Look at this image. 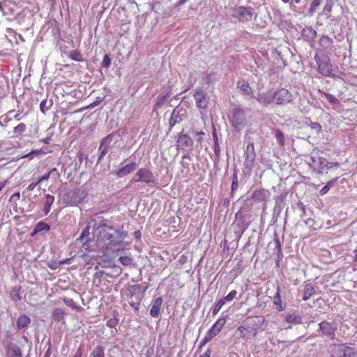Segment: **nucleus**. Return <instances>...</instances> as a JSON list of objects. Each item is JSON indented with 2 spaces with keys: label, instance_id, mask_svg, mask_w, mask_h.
<instances>
[{
  "label": "nucleus",
  "instance_id": "20",
  "mask_svg": "<svg viewBox=\"0 0 357 357\" xmlns=\"http://www.w3.org/2000/svg\"><path fill=\"white\" fill-rule=\"evenodd\" d=\"M225 323H226V319L225 317H219L218 319L215 321V323L213 324V326L211 327V328L207 331V333L212 338H213L222 330V328L225 326Z\"/></svg>",
  "mask_w": 357,
  "mask_h": 357
},
{
  "label": "nucleus",
  "instance_id": "52",
  "mask_svg": "<svg viewBox=\"0 0 357 357\" xmlns=\"http://www.w3.org/2000/svg\"><path fill=\"white\" fill-rule=\"evenodd\" d=\"M107 150H108L107 148L103 147V146L101 147V146H99L98 151H100V155H99L98 160V161H100L103 159V158L107 153Z\"/></svg>",
  "mask_w": 357,
  "mask_h": 357
},
{
  "label": "nucleus",
  "instance_id": "22",
  "mask_svg": "<svg viewBox=\"0 0 357 357\" xmlns=\"http://www.w3.org/2000/svg\"><path fill=\"white\" fill-rule=\"evenodd\" d=\"M163 303L162 297H158L152 302L150 314L152 317L158 318L160 314L161 307Z\"/></svg>",
  "mask_w": 357,
  "mask_h": 357
},
{
  "label": "nucleus",
  "instance_id": "17",
  "mask_svg": "<svg viewBox=\"0 0 357 357\" xmlns=\"http://www.w3.org/2000/svg\"><path fill=\"white\" fill-rule=\"evenodd\" d=\"M137 167V164L135 161H132L116 171L114 174L119 178H123L135 172Z\"/></svg>",
  "mask_w": 357,
  "mask_h": 357
},
{
  "label": "nucleus",
  "instance_id": "1",
  "mask_svg": "<svg viewBox=\"0 0 357 357\" xmlns=\"http://www.w3.org/2000/svg\"><path fill=\"white\" fill-rule=\"evenodd\" d=\"M100 238L103 243L102 249L105 256H114L124 248L123 238L127 232L122 227H112L108 222H102L100 226Z\"/></svg>",
  "mask_w": 357,
  "mask_h": 357
},
{
  "label": "nucleus",
  "instance_id": "29",
  "mask_svg": "<svg viewBox=\"0 0 357 357\" xmlns=\"http://www.w3.org/2000/svg\"><path fill=\"white\" fill-rule=\"evenodd\" d=\"M45 199L43 212L45 215H47L50 212L51 206L54 202V197L50 195H46Z\"/></svg>",
  "mask_w": 357,
  "mask_h": 357
},
{
  "label": "nucleus",
  "instance_id": "38",
  "mask_svg": "<svg viewBox=\"0 0 357 357\" xmlns=\"http://www.w3.org/2000/svg\"><path fill=\"white\" fill-rule=\"evenodd\" d=\"M213 150L215 153V157L213 159L214 165H216L220 162V144H213Z\"/></svg>",
  "mask_w": 357,
  "mask_h": 357
},
{
  "label": "nucleus",
  "instance_id": "36",
  "mask_svg": "<svg viewBox=\"0 0 357 357\" xmlns=\"http://www.w3.org/2000/svg\"><path fill=\"white\" fill-rule=\"evenodd\" d=\"M91 357H105V350L102 346L98 345L92 351Z\"/></svg>",
  "mask_w": 357,
  "mask_h": 357
},
{
  "label": "nucleus",
  "instance_id": "43",
  "mask_svg": "<svg viewBox=\"0 0 357 357\" xmlns=\"http://www.w3.org/2000/svg\"><path fill=\"white\" fill-rule=\"evenodd\" d=\"M335 180H333V181H331L327 183V184L324 186L319 191V194L321 195H324L325 194H326L328 190L331 189V188L332 186H333L334 183H335Z\"/></svg>",
  "mask_w": 357,
  "mask_h": 357
},
{
  "label": "nucleus",
  "instance_id": "49",
  "mask_svg": "<svg viewBox=\"0 0 357 357\" xmlns=\"http://www.w3.org/2000/svg\"><path fill=\"white\" fill-rule=\"evenodd\" d=\"M244 154H256L255 151V146L252 142H249L247 144Z\"/></svg>",
  "mask_w": 357,
  "mask_h": 357
},
{
  "label": "nucleus",
  "instance_id": "39",
  "mask_svg": "<svg viewBox=\"0 0 357 357\" xmlns=\"http://www.w3.org/2000/svg\"><path fill=\"white\" fill-rule=\"evenodd\" d=\"M70 58L75 61H83L82 54L78 50H73L70 53Z\"/></svg>",
  "mask_w": 357,
  "mask_h": 357
},
{
  "label": "nucleus",
  "instance_id": "62",
  "mask_svg": "<svg viewBox=\"0 0 357 357\" xmlns=\"http://www.w3.org/2000/svg\"><path fill=\"white\" fill-rule=\"evenodd\" d=\"M51 354H52L51 346L49 345L48 349H47V350L46 351V352H45V354L44 355V357H50Z\"/></svg>",
  "mask_w": 357,
  "mask_h": 357
},
{
  "label": "nucleus",
  "instance_id": "8",
  "mask_svg": "<svg viewBox=\"0 0 357 357\" xmlns=\"http://www.w3.org/2000/svg\"><path fill=\"white\" fill-rule=\"evenodd\" d=\"M176 137V149L185 152H192L194 149V141L192 137L182 132L178 133Z\"/></svg>",
  "mask_w": 357,
  "mask_h": 357
},
{
  "label": "nucleus",
  "instance_id": "33",
  "mask_svg": "<svg viewBox=\"0 0 357 357\" xmlns=\"http://www.w3.org/2000/svg\"><path fill=\"white\" fill-rule=\"evenodd\" d=\"M26 130V126L24 123H19L13 129V137H19Z\"/></svg>",
  "mask_w": 357,
  "mask_h": 357
},
{
  "label": "nucleus",
  "instance_id": "7",
  "mask_svg": "<svg viewBox=\"0 0 357 357\" xmlns=\"http://www.w3.org/2000/svg\"><path fill=\"white\" fill-rule=\"evenodd\" d=\"M256 319L261 321L260 318L248 317L244 322L238 328V331L240 332L241 336L243 337H249L250 336H255L257 329L253 327L256 322Z\"/></svg>",
  "mask_w": 357,
  "mask_h": 357
},
{
  "label": "nucleus",
  "instance_id": "13",
  "mask_svg": "<svg viewBox=\"0 0 357 357\" xmlns=\"http://www.w3.org/2000/svg\"><path fill=\"white\" fill-rule=\"evenodd\" d=\"M310 160L311 162H309L310 167L318 174H321L326 168H331L328 167L329 162L324 158L313 155L310 158Z\"/></svg>",
  "mask_w": 357,
  "mask_h": 357
},
{
  "label": "nucleus",
  "instance_id": "51",
  "mask_svg": "<svg viewBox=\"0 0 357 357\" xmlns=\"http://www.w3.org/2000/svg\"><path fill=\"white\" fill-rule=\"evenodd\" d=\"M111 65V59L109 56V55L105 54L103 57L102 61V66L103 68H109Z\"/></svg>",
  "mask_w": 357,
  "mask_h": 357
},
{
  "label": "nucleus",
  "instance_id": "63",
  "mask_svg": "<svg viewBox=\"0 0 357 357\" xmlns=\"http://www.w3.org/2000/svg\"><path fill=\"white\" fill-rule=\"evenodd\" d=\"M82 349L80 348H79L75 354H74V356L73 357H82Z\"/></svg>",
  "mask_w": 357,
  "mask_h": 357
},
{
  "label": "nucleus",
  "instance_id": "53",
  "mask_svg": "<svg viewBox=\"0 0 357 357\" xmlns=\"http://www.w3.org/2000/svg\"><path fill=\"white\" fill-rule=\"evenodd\" d=\"M275 137L280 144H283L284 136L282 132L278 130L275 133Z\"/></svg>",
  "mask_w": 357,
  "mask_h": 357
},
{
  "label": "nucleus",
  "instance_id": "64",
  "mask_svg": "<svg viewBox=\"0 0 357 357\" xmlns=\"http://www.w3.org/2000/svg\"><path fill=\"white\" fill-rule=\"evenodd\" d=\"M211 355V350L207 349L204 354L200 355L199 357H210Z\"/></svg>",
  "mask_w": 357,
  "mask_h": 357
},
{
  "label": "nucleus",
  "instance_id": "25",
  "mask_svg": "<svg viewBox=\"0 0 357 357\" xmlns=\"http://www.w3.org/2000/svg\"><path fill=\"white\" fill-rule=\"evenodd\" d=\"M172 89H169L168 91H167L165 93H160L156 99H155V103L154 105L153 109L155 110L158 109V108L161 107L165 102L167 100V99L171 96Z\"/></svg>",
  "mask_w": 357,
  "mask_h": 357
},
{
  "label": "nucleus",
  "instance_id": "34",
  "mask_svg": "<svg viewBox=\"0 0 357 357\" xmlns=\"http://www.w3.org/2000/svg\"><path fill=\"white\" fill-rule=\"evenodd\" d=\"M333 43V40L328 36L323 35L319 39V44L321 46L325 48L331 47Z\"/></svg>",
  "mask_w": 357,
  "mask_h": 357
},
{
  "label": "nucleus",
  "instance_id": "40",
  "mask_svg": "<svg viewBox=\"0 0 357 357\" xmlns=\"http://www.w3.org/2000/svg\"><path fill=\"white\" fill-rule=\"evenodd\" d=\"M52 106V102H48L47 99L43 100L40 103V109L43 113H45Z\"/></svg>",
  "mask_w": 357,
  "mask_h": 357
},
{
  "label": "nucleus",
  "instance_id": "18",
  "mask_svg": "<svg viewBox=\"0 0 357 357\" xmlns=\"http://www.w3.org/2000/svg\"><path fill=\"white\" fill-rule=\"evenodd\" d=\"M243 173L250 174L255 166L256 154H244Z\"/></svg>",
  "mask_w": 357,
  "mask_h": 357
},
{
  "label": "nucleus",
  "instance_id": "4",
  "mask_svg": "<svg viewBox=\"0 0 357 357\" xmlns=\"http://www.w3.org/2000/svg\"><path fill=\"white\" fill-rule=\"evenodd\" d=\"M86 190L81 188H75L66 192L63 196V202L67 205L77 206L86 197Z\"/></svg>",
  "mask_w": 357,
  "mask_h": 357
},
{
  "label": "nucleus",
  "instance_id": "24",
  "mask_svg": "<svg viewBox=\"0 0 357 357\" xmlns=\"http://www.w3.org/2000/svg\"><path fill=\"white\" fill-rule=\"evenodd\" d=\"M31 320L29 317L23 314L19 316L16 321V328L18 331L24 329L29 326Z\"/></svg>",
  "mask_w": 357,
  "mask_h": 357
},
{
  "label": "nucleus",
  "instance_id": "31",
  "mask_svg": "<svg viewBox=\"0 0 357 357\" xmlns=\"http://www.w3.org/2000/svg\"><path fill=\"white\" fill-rule=\"evenodd\" d=\"M315 294V289L314 287L311 284H307L305 286L303 296V301H307L312 296H313Z\"/></svg>",
  "mask_w": 357,
  "mask_h": 357
},
{
  "label": "nucleus",
  "instance_id": "42",
  "mask_svg": "<svg viewBox=\"0 0 357 357\" xmlns=\"http://www.w3.org/2000/svg\"><path fill=\"white\" fill-rule=\"evenodd\" d=\"M63 301L64 302V303L68 305V307H72L73 309H76V310H78L80 308V307L79 305H77L75 301L71 299V298H63Z\"/></svg>",
  "mask_w": 357,
  "mask_h": 357
},
{
  "label": "nucleus",
  "instance_id": "41",
  "mask_svg": "<svg viewBox=\"0 0 357 357\" xmlns=\"http://www.w3.org/2000/svg\"><path fill=\"white\" fill-rule=\"evenodd\" d=\"M225 304V301L221 298L215 305L213 308L212 312L213 315L217 314L222 306Z\"/></svg>",
  "mask_w": 357,
  "mask_h": 357
},
{
  "label": "nucleus",
  "instance_id": "44",
  "mask_svg": "<svg viewBox=\"0 0 357 357\" xmlns=\"http://www.w3.org/2000/svg\"><path fill=\"white\" fill-rule=\"evenodd\" d=\"M323 94L331 104L335 105L339 103L338 99L332 94L326 92H324Z\"/></svg>",
  "mask_w": 357,
  "mask_h": 357
},
{
  "label": "nucleus",
  "instance_id": "59",
  "mask_svg": "<svg viewBox=\"0 0 357 357\" xmlns=\"http://www.w3.org/2000/svg\"><path fill=\"white\" fill-rule=\"evenodd\" d=\"M191 152H186L183 156H182V160H188L189 161L192 160V158L190 155Z\"/></svg>",
  "mask_w": 357,
  "mask_h": 357
},
{
  "label": "nucleus",
  "instance_id": "32",
  "mask_svg": "<svg viewBox=\"0 0 357 357\" xmlns=\"http://www.w3.org/2000/svg\"><path fill=\"white\" fill-rule=\"evenodd\" d=\"M66 312L61 308H56L52 314V318L54 321L59 322L63 321L65 317Z\"/></svg>",
  "mask_w": 357,
  "mask_h": 357
},
{
  "label": "nucleus",
  "instance_id": "3",
  "mask_svg": "<svg viewBox=\"0 0 357 357\" xmlns=\"http://www.w3.org/2000/svg\"><path fill=\"white\" fill-rule=\"evenodd\" d=\"M332 357H357V347L354 344H334L330 350Z\"/></svg>",
  "mask_w": 357,
  "mask_h": 357
},
{
  "label": "nucleus",
  "instance_id": "16",
  "mask_svg": "<svg viewBox=\"0 0 357 357\" xmlns=\"http://www.w3.org/2000/svg\"><path fill=\"white\" fill-rule=\"evenodd\" d=\"M273 91H267L264 93H259L255 98L262 105L267 106L270 104L275 103L273 98Z\"/></svg>",
  "mask_w": 357,
  "mask_h": 357
},
{
  "label": "nucleus",
  "instance_id": "56",
  "mask_svg": "<svg viewBox=\"0 0 357 357\" xmlns=\"http://www.w3.org/2000/svg\"><path fill=\"white\" fill-rule=\"evenodd\" d=\"M213 338L206 333L205 337L200 342V347H203L206 344L208 341L212 340Z\"/></svg>",
  "mask_w": 357,
  "mask_h": 357
},
{
  "label": "nucleus",
  "instance_id": "35",
  "mask_svg": "<svg viewBox=\"0 0 357 357\" xmlns=\"http://www.w3.org/2000/svg\"><path fill=\"white\" fill-rule=\"evenodd\" d=\"M116 136V135L115 132L110 133L109 135H108L107 136H106L105 137H104L102 139L100 146H101V147L103 146V147H106L108 149L109 146V144H111V142L113 141L114 138Z\"/></svg>",
  "mask_w": 357,
  "mask_h": 357
},
{
  "label": "nucleus",
  "instance_id": "57",
  "mask_svg": "<svg viewBox=\"0 0 357 357\" xmlns=\"http://www.w3.org/2000/svg\"><path fill=\"white\" fill-rule=\"evenodd\" d=\"M204 135H205V133L202 131L197 132L195 133V137L197 142H200L203 140V137Z\"/></svg>",
  "mask_w": 357,
  "mask_h": 357
},
{
  "label": "nucleus",
  "instance_id": "45",
  "mask_svg": "<svg viewBox=\"0 0 357 357\" xmlns=\"http://www.w3.org/2000/svg\"><path fill=\"white\" fill-rule=\"evenodd\" d=\"M237 295V291L236 290L231 291L226 296L223 297L222 299L226 303L227 302H231L233 301Z\"/></svg>",
  "mask_w": 357,
  "mask_h": 357
},
{
  "label": "nucleus",
  "instance_id": "55",
  "mask_svg": "<svg viewBox=\"0 0 357 357\" xmlns=\"http://www.w3.org/2000/svg\"><path fill=\"white\" fill-rule=\"evenodd\" d=\"M117 324L118 321L116 319H110L106 323V325L109 328H114Z\"/></svg>",
  "mask_w": 357,
  "mask_h": 357
},
{
  "label": "nucleus",
  "instance_id": "37",
  "mask_svg": "<svg viewBox=\"0 0 357 357\" xmlns=\"http://www.w3.org/2000/svg\"><path fill=\"white\" fill-rule=\"evenodd\" d=\"M321 0H312L307 12V15L311 17L314 15L317 8L321 4Z\"/></svg>",
  "mask_w": 357,
  "mask_h": 357
},
{
  "label": "nucleus",
  "instance_id": "50",
  "mask_svg": "<svg viewBox=\"0 0 357 357\" xmlns=\"http://www.w3.org/2000/svg\"><path fill=\"white\" fill-rule=\"evenodd\" d=\"M91 227L87 226L82 232L79 238H77V241L80 240L81 241H84L85 238H86L89 235V230Z\"/></svg>",
  "mask_w": 357,
  "mask_h": 357
},
{
  "label": "nucleus",
  "instance_id": "2",
  "mask_svg": "<svg viewBox=\"0 0 357 357\" xmlns=\"http://www.w3.org/2000/svg\"><path fill=\"white\" fill-rule=\"evenodd\" d=\"M147 288V287H143L141 284H133L128 288L126 300L135 311L137 312L139 310L140 303L144 298Z\"/></svg>",
  "mask_w": 357,
  "mask_h": 357
},
{
  "label": "nucleus",
  "instance_id": "14",
  "mask_svg": "<svg viewBox=\"0 0 357 357\" xmlns=\"http://www.w3.org/2000/svg\"><path fill=\"white\" fill-rule=\"evenodd\" d=\"M231 123L236 129H239L245 121V112L241 108H235L231 117Z\"/></svg>",
  "mask_w": 357,
  "mask_h": 357
},
{
  "label": "nucleus",
  "instance_id": "27",
  "mask_svg": "<svg viewBox=\"0 0 357 357\" xmlns=\"http://www.w3.org/2000/svg\"><path fill=\"white\" fill-rule=\"evenodd\" d=\"M50 229V226L47 223H45L44 221L42 220L36 225L31 235V236H34L35 234H36L37 233L43 232V231L47 232V231H49Z\"/></svg>",
  "mask_w": 357,
  "mask_h": 357
},
{
  "label": "nucleus",
  "instance_id": "48",
  "mask_svg": "<svg viewBox=\"0 0 357 357\" xmlns=\"http://www.w3.org/2000/svg\"><path fill=\"white\" fill-rule=\"evenodd\" d=\"M56 171V168H52L51 169H50L46 174H45L44 175H43L42 176L39 177L38 179V183H41L43 181H46V180H48L50 177V174L52 172Z\"/></svg>",
  "mask_w": 357,
  "mask_h": 357
},
{
  "label": "nucleus",
  "instance_id": "15",
  "mask_svg": "<svg viewBox=\"0 0 357 357\" xmlns=\"http://www.w3.org/2000/svg\"><path fill=\"white\" fill-rule=\"evenodd\" d=\"M6 357H22V352L20 347L13 342H8L4 346Z\"/></svg>",
  "mask_w": 357,
  "mask_h": 357
},
{
  "label": "nucleus",
  "instance_id": "10",
  "mask_svg": "<svg viewBox=\"0 0 357 357\" xmlns=\"http://www.w3.org/2000/svg\"><path fill=\"white\" fill-rule=\"evenodd\" d=\"M232 17L242 22L250 21L253 17V8L242 6L235 7L233 9Z\"/></svg>",
  "mask_w": 357,
  "mask_h": 357
},
{
  "label": "nucleus",
  "instance_id": "9",
  "mask_svg": "<svg viewBox=\"0 0 357 357\" xmlns=\"http://www.w3.org/2000/svg\"><path fill=\"white\" fill-rule=\"evenodd\" d=\"M273 93L275 103L278 105H287L294 100V96L285 88L278 89Z\"/></svg>",
  "mask_w": 357,
  "mask_h": 357
},
{
  "label": "nucleus",
  "instance_id": "47",
  "mask_svg": "<svg viewBox=\"0 0 357 357\" xmlns=\"http://www.w3.org/2000/svg\"><path fill=\"white\" fill-rule=\"evenodd\" d=\"M119 261L123 266H129L132 264V259L127 256H121L119 258Z\"/></svg>",
  "mask_w": 357,
  "mask_h": 357
},
{
  "label": "nucleus",
  "instance_id": "30",
  "mask_svg": "<svg viewBox=\"0 0 357 357\" xmlns=\"http://www.w3.org/2000/svg\"><path fill=\"white\" fill-rule=\"evenodd\" d=\"M302 317L296 314H287L285 315V321L291 324H300L302 323Z\"/></svg>",
  "mask_w": 357,
  "mask_h": 357
},
{
  "label": "nucleus",
  "instance_id": "12",
  "mask_svg": "<svg viewBox=\"0 0 357 357\" xmlns=\"http://www.w3.org/2000/svg\"><path fill=\"white\" fill-rule=\"evenodd\" d=\"M314 60L318 65L319 72L325 77H330L332 73V66L329 59L328 57L321 58L316 54Z\"/></svg>",
  "mask_w": 357,
  "mask_h": 357
},
{
  "label": "nucleus",
  "instance_id": "19",
  "mask_svg": "<svg viewBox=\"0 0 357 357\" xmlns=\"http://www.w3.org/2000/svg\"><path fill=\"white\" fill-rule=\"evenodd\" d=\"M237 87L240 89L246 100L255 98L253 96V91L247 81L244 79L238 81L237 83Z\"/></svg>",
  "mask_w": 357,
  "mask_h": 357
},
{
  "label": "nucleus",
  "instance_id": "28",
  "mask_svg": "<svg viewBox=\"0 0 357 357\" xmlns=\"http://www.w3.org/2000/svg\"><path fill=\"white\" fill-rule=\"evenodd\" d=\"M273 303L276 305V308L278 311L281 312L285 309V306L282 304V301L280 297V287H277V291L273 296Z\"/></svg>",
  "mask_w": 357,
  "mask_h": 357
},
{
  "label": "nucleus",
  "instance_id": "60",
  "mask_svg": "<svg viewBox=\"0 0 357 357\" xmlns=\"http://www.w3.org/2000/svg\"><path fill=\"white\" fill-rule=\"evenodd\" d=\"M212 135H213V144H218L219 143L218 137L215 130H213Z\"/></svg>",
  "mask_w": 357,
  "mask_h": 357
},
{
  "label": "nucleus",
  "instance_id": "23",
  "mask_svg": "<svg viewBox=\"0 0 357 357\" xmlns=\"http://www.w3.org/2000/svg\"><path fill=\"white\" fill-rule=\"evenodd\" d=\"M181 109L178 107H175L171 114L169 120V130H171L176 123L183 120L182 114H180Z\"/></svg>",
  "mask_w": 357,
  "mask_h": 357
},
{
  "label": "nucleus",
  "instance_id": "21",
  "mask_svg": "<svg viewBox=\"0 0 357 357\" xmlns=\"http://www.w3.org/2000/svg\"><path fill=\"white\" fill-rule=\"evenodd\" d=\"M317 34V31L312 26H305L301 31L303 38L308 43L314 42Z\"/></svg>",
  "mask_w": 357,
  "mask_h": 357
},
{
  "label": "nucleus",
  "instance_id": "54",
  "mask_svg": "<svg viewBox=\"0 0 357 357\" xmlns=\"http://www.w3.org/2000/svg\"><path fill=\"white\" fill-rule=\"evenodd\" d=\"M275 236V238L274 239L275 244V250H276L278 253H280L281 252V243H280L279 238H278L276 234Z\"/></svg>",
  "mask_w": 357,
  "mask_h": 357
},
{
  "label": "nucleus",
  "instance_id": "5",
  "mask_svg": "<svg viewBox=\"0 0 357 357\" xmlns=\"http://www.w3.org/2000/svg\"><path fill=\"white\" fill-rule=\"evenodd\" d=\"M157 181L156 176L148 168L143 167L139 168L134 177L130 181L129 184L131 185L133 183L142 182L150 185H155Z\"/></svg>",
  "mask_w": 357,
  "mask_h": 357
},
{
  "label": "nucleus",
  "instance_id": "11",
  "mask_svg": "<svg viewBox=\"0 0 357 357\" xmlns=\"http://www.w3.org/2000/svg\"><path fill=\"white\" fill-rule=\"evenodd\" d=\"M193 97L197 108L206 109L208 107L210 98L204 89L202 88L196 89Z\"/></svg>",
  "mask_w": 357,
  "mask_h": 357
},
{
  "label": "nucleus",
  "instance_id": "6",
  "mask_svg": "<svg viewBox=\"0 0 357 357\" xmlns=\"http://www.w3.org/2000/svg\"><path fill=\"white\" fill-rule=\"evenodd\" d=\"M337 329L338 324L335 321H328L324 320L319 324L317 331L320 333L321 337L333 340L335 338Z\"/></svg>",
  "mask_w": 357,
  "mask_h": 357
},
{
  "label": "nucleus",
  "instance_id": "26",
  "mask_svg": "<svg viewBox=\"0 0 357 357\" xmlns=\"http://www.w3.org/2000/svg\"><path fill=\"white\" fill-rule=\"evenodd\" d=\"M24 290L21 286L13 287L10 291V298L15 303L20 302L22 300V294Z\"/></svg>",
  "mask_w": 357,
  "mask_h": 357
},
{
  "label": "nucleus",
  "instance_id": "58",
  "mask_svg": "<svg viewBox=\"0 0 357 357\" xmlns=\"http://www.w3.org/2000/svg\"><path fill=\"white\" fill-rule=\"evenodd\" d=\"M39 184L38 181L30 183L27 187L28 191H32Z\"/></svg>",
  "mask_w": 357,
  "mask_h": 357
},
{
  "label": "nucleus",
  "instance_id": "46",
  "mask_svg": "<svg viewBox=\"0 0 357 357\" xmlns=\"http://www.w3.org/2000/svg\"><path fill=\"white\" fill-rule=\"evenodd\" d=\"M215 79H216V74L215 73H210V74H207L204 77V81L206 84H211V83L213 82Z\"/></svg>",
  "mask_w": 357,
  "mask_h": 357
},
{
  "label": "nucleus",
  "instance_id": "61",
  "mask_svg": "<svg viewBox=\"0 0 357 357\" xmlns=\"http://www.w3.org/2000/svg\"><path fill=\"white\" fill-rule=\"evenodd\" d=\"M32 153L34 154V156L38 155L39 154H45V153L42 149H36L33 150Z\"/></svg>",
  "mask_w": 357,
  "mask_h": 357
}]
</instances>
